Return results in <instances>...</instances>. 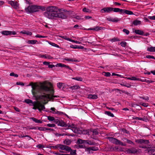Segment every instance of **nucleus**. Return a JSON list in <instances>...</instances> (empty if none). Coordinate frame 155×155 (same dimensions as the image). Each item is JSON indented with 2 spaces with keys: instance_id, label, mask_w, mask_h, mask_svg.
Returning a JSON list of instances; mask_svg holds the SVG:
<instances>
[{
  "instance_id": "obj_16",
  "label": "nucleus",
  "mask_w": 155,
  "mask_h": 155,
  "mask_svg": "<svg viewBox=\"0 0 155 155\" xmlns=\"http://www.w3.org/2000/svg\"><path fill=\"white\" fill-rule=\"evenodd\" d=\"M87 98L89 99H96L98 98L97 95L96 94H89L87 96Z\"/></svg>"
},
{
  "instance_id": "obj_20",
  "label": "nucleus",
  "mask_w": 155,
  "mask_h": 155,
  "mask_svg": "<svg viewBox=\"0 0 155 155\" xmlns=\"http://www.w3.org/2000/svg\"><path fill=\"white\" fill-rule=\"evenodd\" d=\"M69 88L72 90H75L80 88V87L78 85H75L73 86H71Z\"/></svg>"
},
{
  "instance_id": "obj_32",
  "label": "nucleus",
  "mask_w": 155,
  "mask_h": 155,
  "mask_svg": "<svg viewBox=\"0 0 155 155\" xmlns=\"http://www.w3.org/2000/svg\"><path fill=\"white\" fill-rule=\"evenodd\" d=\"M105 114H106L108 116L113 117H114V115L111 113L110 112L108 111H106L105 112Z\"/></svg>"
},
{
  "instance_id": "obj_4",
  "label": "nucleus",
  "mask_w": 155,
  "mask_h": 155,
  "mask_svg": "<svg viewBox=\"0 0 155 155\" xmlns=\"http://www.w3.org/2000/svg\"><path fill=\"white\" fill-rule=\"evenodd\" d=\"M25 102L27 104L31 103L34 106L33 108V109H37L41 111L42 110H44L45 109V106L38 102H33L32 100L30 99H26L25 100Z\"/></svg>"
},
{
  "instance_id": "obj_62",
  "label": "nucleus",
  "mask_w": 155,
  "mask_h": 155,
  "mask_svg": "<svg viewBox=\"0 0 155 155\" xmlns=\"http://www.w3.org/2000/svg\"><path fill=\"white\" fill-rule=\"evenodd\" d=\"M139 79L135 77H131V80L136 81L139 80Z\"/></svg>"
},
{
  "instance_id": "obj_33",
  "label": "nucleus",
  "mask_w": 155,
  "mask_h": 155,
  "mask_svg": "<svg viewBox=\"0 0 155 155\" xmlns=\"http://www.w3.org/2000/svg\"><path fill=\"white\" fill-rule=\"evenodd\" d=\"M32 119L35 122L37 123H42V122L40 120H38L37 119L34 118H32Z\"/></svg>"
},
{
  "instance_id": "obj_30",
  "label": "nucleus",
  "mask_w": 155,
  "mask_h": 155,
  "mask_svg": "<svg viewBox=\"0 0 155 155\" xmlns=\"http://www.w3.org/2000/svg\"><path fill=\"white\" fill-rule=\"evenodd\" d=\"M51 112L53 114H57L58 111L54 107H51Z\"/></svg>"
},
{
  "instance_id": "obj_25",
  "label": "nucleus",
  "mask_w": 155,
  "mask_h": 155,
  "mask_svg": "<svg viewBox=\"0 0 155 155\" xmlns=\"http://www.w3.org/2000/svg\"><path fill=\"white\" fill-rule=\"evenodd\" d=\"M86 38L85 37H83L82 38H77V39L78 40L80 41L81 42V43H82V42H87L85 40Z\"/></svg>"
},
{
  "instance_id": "obj_55",
  "label": "nucleus",
  "mask_w": 155,
  "mask_h": 155,
  "mask_svg": "<svg viewBox=\"0 0 155 155\" xmlns=\"http://www.w3.org/2000/svg\"><path fill=\"white\" fill-rule=\"evenodd\" d=\"M124 140H126L127 143H129L130 144H131L133 143V142L131 140H129L127 139H126V138H124Z\"/></svg>"
},
{
  "instance_id": "obj_11",
  "label": "nucleus",
  "mask_w": 155,
  "mask_h": 155,
  "mask_svg": "<svg viewBox=\"0 0 155 155\" xmlns=\"http://www.w3.org/2000/svg\"><path fill=\"white\" fill-rule=\"evenodd\" d=\"M104 29V27L97 26L94 28H89L88 29H85V30H95V31H98L100 30H101V29Z\"/></svg>"
},
{
  "instance_id": "obj_50",
  "label": "nucleus",
  "mask_w": 155,
  "mask_h": 155,
  "mask_svg": "<svg viewBox=\"0 0 155 155\" xmlns=\"http://www.w3.org/2000/svg\"><path fill=\"white\" fill-rule=\"evenodd\" d=\"M47 126L49 127H54L56 125L54 124H47Z\"/></svg>"
},
{
  "instance_id": "obj_26",
  "label": "nucleus",
  "mask_w": 155,
  "mask_h": 155,
  "mask_svg": "<svg viewBox=\"0 0 155 155\" xmlns=\"http://www.w3.org/2000/svg\"><path fill=\"white\" fill-rule=\"evenodd\" d=\"M41 58H48V59H51L52 58V57L51 56H50L48 54H45V55H41Z\"/></svg>"
},
{
  "instance_id": "obj_47",
  "label": "nucleus",
  "mask_w": 155,
  "mask_h": 155,
  "mask_svg": "<svg viewBox=\"0 0 155 155\" xmlns=\"http://www.w3.org/2000/svg\"><path fill=\"white\" fill-rule=\"evenodd\" d=\"M18 136L20 138H23L25 137H28L30 138V137L29 136L27 135H25L24 134L19 135Z\"/></svg>"
},
{
  "instance_id": "obj_59",
  "label": "nucleus",
  "mask_w": 155,
  "mask_h": 155,
  "mask_svg": "<svg viewBox=\"0 0 155 155\" xmlns=\"http://www.w3.org/2000/svg\"><path fill=\"white\" fill-rule=\"evenodd\" d=\"M55 135L56 137H60L61 136H63L65 135L62 134L56 133L55 134Z\"/></svg>"
},
{
  "instance_id": "obj_44",
  "label": "nucleus",
  "mask_w": 155,
  "mask_h": 155,
  "mask_svg": "<svg viewBox=\"0 0 155 155\" xmlns=\"http://www.w3.org/2000/svg\"><path fill=\"white\" fill-rule=\"evenodd\" d=\"M144 81L145 82H146L147 83H151L153 82V81H152L151 80H149L147 79H144V81Z\"/></svg>"
},
{
  "instance_id": "obj_58",
  "label": "nucleus",
  "mask_w": 155,
  "mask_h": 155,
  "mask_svg": "<svg viewBox=\"0 0 155 155\" xmlns=\"http://www.w3.org/2000/svg\"><path fill=\"white\" fill-rule=\"evenodd\" d=\"M78 147L80 148H84L85 147V146L84 145L79 144L78 146Z\"/></svg>"
},
{
  "instance_id": "obj_1",
  "label": "nucleus",
  "mask_w": 155,
  "mask_h": 155,
  "mask_svg": "<svg viewBox=\"0 0 155 155\" xmlns=\"http://www.w3.org/2000/svg\"><path fill=\"white\" fill-rule=\"evenodd\" d=\"M52 85L51 83L47 81H45L43 83H41L40 84H33L32 85V93L34 96H36V94L38 92H40L41 90L46 91H50L51 94H45L41 95L39 97V99L44 104L48 103V100H51L53 99V97H57V96H54L53 94L54 91L48 86L51 87Z\"/></svg>"
},
{
  "instance_id": "obj_51",
  "label": "nucleus",
  "mask_w": 155,
  "mask_h": 155,
  "mask_svg": "<svg viewBox=\"0 0 155 155\" xmlns=\"http://www.w3.org/2000/svg\"><path fill=\"white\" fill-rule=\"evenodd\" d=\"M123 31L124 33H125L127 35L129 34V31L126 29H124L123 30Z\"/></svg>"
},
{
  "instance_id": "obj_28",
  "label": "nucleus",
  "mask_w": 155,
  "mask_h": 155,
  "mask_svg": "<svg viewBox=\"0 0 155 155\" xmlns=\"http://www.w3.org/2000/svg\"><path fill=\"white\" fill-rule=\"evenodd\" d=\"M85 140H82L81 139H79L77 140V143L79 144H85Z\"/></svg>"
},
{
  "instance_id": "obj_17",
  "label": "nucleus",
  "mask_w": 155,
  "mask_h": 155,
  "mask_svg": "<svg viewBox=\"0 0 155 155\" xmlns=\"http://www.w3.org/2000/svg\"><path fill=\"white\" fill-rule=\"evenodd\" d=\"M69 147L70 148V150L69 151H66L68 152H70V154H69L70 155H76V150H72L71 148L70 147Z\"/></svg>"
},
{
  "instance_id": "obj_49",
  "label": "nucleus",
  "mask_w": 155,
  "mask_h": 155,
  "mask_svg": "<svg viewBox=\"0 0 155 155\" xmlns=\"http://www.w3.org/2000/svg\"><path fill=\"white\" fill-rule=\"evenodd\" d=\"M107 20L108 21L113 22V18L109 17L107 18Z\"/></svg>"
},
{
  "instance_id": "obj_24",
  "label": "nucleus",
  "mask_w": 155,
  "mask_h": 155,
  "mask_svg": "<svg viewBox=\"0 0 155 155\" xmlns=\"http://www.w3.org/2000/svg\"><path fill=\"white\" fill-rule=\"evenodd\" d=\"M135 120H141L144 121H146L147 120V119L145 117L142 118V117H134L133 118Z\"/></svg>"
},
{
  "instance_id": "obj_39",
  "label": "nucleus",
  "mask_w": 155,
  "mask_h": 155,
  "mask_svg": "<svg viewBox=\"0 0 155 155\" xmlns=\"http://www.w3.org/2000/svg\"><path fill=\"white\" fill-rule=\"evenodd\" d=\"M83 11L84 12H86L90 13L91 12L90 10L89 9H88L86 8H84L83 9Z\"/></svg>"
},
{
  "instance_id": "obj_36",
  "label": "nucleus",
  "mask_w": 155,
  "mask_h": 155,
  "mask_svg": "<svg viewBox=\"0 0 155 155\" xmlns=\"http://www.w3.org/2000/svg\"><path fill=\"white\" fill-rule=\"evenodd\" d=\"M70 41H71V42H74L75 43L78 44H82V43H81V41H75L71 39H70Z\"/></svg>"
},
{
  "instance_id": "obj_46",
  "label": "nucleus",
  "mask_w": 155,
  "mask_h": 155,
  "mask_svg": "<svg viewBox=\"0 0 155 155\" xmlns=\"http://www.w3.org/2000/svg\"><path fill=\"white\" fill-rule=\"evenodd\" d=\"M35 37L39 38H45L47 37L46 36H42L39 35H37L35 36Z\"/></svg>"
},
{
  "instance_id": "obj_8",
  "label": "nucleus",
  "mask_w": 155,
  "mask_h": 155,
  "mask_svg": "<svg viewBox=\"0 0 155 155\" xmlns=\"http://www.w3.org/2000/svg\"><path fill=\"white\" fill-rule=\"evenodd\" d=\"M101 11L102 13H110L112 11V8L110 7H105L101 9Z\"/></svg>"
},
{
  "instance_id": "obj_19",
  "label": "nucleus",
  "mask_w": 155,
  "mask_h": 155,
  "mask_svg": "<svg viewBox=\"0 0 155 155\" xmlns=\"http://www.w3.org/2000/svg\"><path fill=\"white\" fill-rule=\"evenodd\" d=\"M147 50L150 52H155V47H148L147 48Z\"/></svg>"
},
{
  "instance_id": "obj_57",
  "label": "nucleus",
  "mask_w": 155,
  "mask_h": 155,
  "mask_svg": "<svg viewBox=\"0 0 155 155\" xmlns=\"http://www.w3.org/2000/svg\"><path fill=\"white\" fill-rule=\"evenodd\" d=\"M148 18L150 19L155 20V15L153 16H149Z\"/></svg>"
},
{
  "instance_id": "obj_48",
  "label": "nucleus",
  "mask_w": 155,
  "mask_h": 155,
  "mask_svg": "<svg viewBox=\"0 0 155 155\" xmlns=\"http://www.w3.org/2000/svg\"><path fill=\"white\" fill-rule=\"evenodd\" d=\"M64 143L67 145H69L70 143V141L69 140H65L64 141Z\"/></svg>"
},
{
  "instance_id": "obj_63",
  "label": "nucleus",
  "mask_w": 155,
  "mask_h": 155,
  "mask_svg": "<svg viewBox=\"0 0 155 155\" xmlns=\"http://www.w3.org/2000/svg\"><path fill=\"white\" fill-rule=\"evenodd\" d=\"M36 147L37 148H41L42 147H43V146L41 144H38L36 146Z\"/></svg>"
},
{
  "instance_id": "obj_43",
  "label": "nucleus",
  "mask_w": 155,
  "mask_h": 155,
  "mask_svg": "<svg viewBox=\"0 0 155 155\" xmlns=\"http://www.w3.org/2000/svg\"><path fill=\"white\" fill-rule=\"evenodd\" d=\"M10 75L11 76H14L15 77H18V74H15L13 72L11 73L10 74Z\"/></svg>"
},
{
  "instance_id": "obj_9",
  "label": "nucleus",
  "mask_w": 155,
  "mask_h": 155,
  "mask_svg": "<svg viewBox=\"0 0 155 155\" xmlns=\"http://www.w3.org/2000/svg\"><path fill=\"white\" fill-rule=\"evenodd\" d=\"M98 150V148L95 147H93L89 148H87L85 149V151L88 152L89 153H90L91 151H97Z\"/></svg>"
},
{
  "instance_id": "obj_64",
  "label": "nucleus",
  "mask_w": 155,
  "mask_h": 155,
  "mask_svg": "<svg viewBox=\"0 0 155 155\" xmlns=\"http://www.w3.org/2000/svg\"><path fill=\"white\" fill-rule=\"evenodd\" d=\"M74 28H77L78 29H80L81 28L78 25H76L74 26Z\"/></svg>"
},
{
  "instance_id": "obj_45",
  "label": "nucleus",
  "mask_w": 155,
  "mask_h": 155,
  "mask_svg": "<svg viewBox=\"0 0 155 155\" xmlns=\"http://www.w3.org/2000/svg\"><path fill=\"white\" fill-rule=\"evenodd\" d=\"M146 58H149V59H155V57L153 56L148 55L146 56Z\"/></svg>"
},
{
  "instance_id": "obj_61",
  "label": "nucleus",
  "mask_w": 155,
  "mask_h": 155,
  "mask_svg": "<svg viewBox=\"0 0 155 155\" xmlns=\"http://www.w3.org/2000/svg\"><path fill=\"white\" fill-rule=\"evenodd\" d=\"M118 41V39L117 38H115L110 40V41L112 42H115Z\"/></svg>"
},
{
  "instance_id": "obj_2",
  "label": "nucleus",
  "mask_w": 155,
  "mask_h": 155,
  "mask_svg": "<svg viewBox=\"0 0 155 155\" xmlns=\"http://www.w3.org/2000/svg\"><path fill=\"white\" fill-rule=\"evenodd\" d=\"M46 11L44 14L45 17L51 19H55L56 18H65L67 16L62 13H59L61 9L56 6H50L48 7Z\"/></svg>"
},
{
  "instance_id": "obj_14",
  "label": "nucleus",
  "mask_w": 155,
  "mask_h": 155,
  "mask_svg": "<svg viewBox=\"0 0 155 155\" xmlns=\"http://www.w3.org/2000/svg\"><path fill=\"white\" fill-rule=\"evenodd\" d=\"M55 66L56 67H61V68H62V67H65V68H66L69 69H71V68H70L68 66H67L65 64H62V63H58Z\"/></svg>"
},
{
  "instance_id": "obj_56",
  "label": "nucleus",
  "mask_w": 155,
  "mask_h": 155,
  "mask_svg": "<svg viewBox=\"0 0 155 155\" xmlns=\"http://www.w3.org/2000/svg\"><path fill=\"white\" fill-rule=\"evenodd\" d=\"M54 154L57 155H70L69 154H62L59 153L58 152H56L54 153Z\"/></svg>"
},
{
  "instance_id": "obj_15",
  "label": "nucleus",
  "mask_w": 155,
  "mask_h": 155,
  "mask_svg": "<svg viewBox=\"0 0 155 155\" xmlns=\"http://www.w3.org/2000/svg\"><path fill=\"white\" fill-rule=\"evenodd\" d=\"M123 11V9L118 8H112V11H113L114 12H119L122 13Z\"/></svg>"
},
{
  "instance_id": "obj_7",
  "label": "nucleus",
  "mask_w": 155,
  "mask_h": 155,
  "mask_svg": "<svg viewBox=\"0 0 155 155\" xmlns=\"http://www.w3.org/2000/svg\"><path fill=\"white\" fill-rule=\"evenodd\" d=\"M2 34L5 35H15L16 33L15 31H4L2 32Z\"/></svg>"
},
{
  "instance_id": "obj_31",
  "label": "nucleus",
  "mask_w": 155,
  "mask_h": 155,
  "mask_svg": "<svg viewBox=\"0 0 155 155\" xmlns=\"http://www.w3.org/2000/svg\"><path fill=\"white\" fill-rule=\"evenodd\" d=\"M73 79L78 81H83V78L81 77H76L72 78Z\"/></svg>"
},
{
  "instance_id": "obj_42",
  "label": "nucleus",
  "mask_w": 155,
  "mask_h": 155,
  "mask_svg": "<svg viewBox=\"0 0 155 155\" xmlns=\"http://www.w3.org/2000/svg\"><path fill=\"white\" fill-rule=\"evenodd\" d=\"M48 119L49 121H53L54 120V118L53 117L48 116Z\"/></svg>"
},
{
  "instance_id": "obj_52",
  "label": "nucleus",
  "mask_w": 155,
  "mask_h": 155,
  "mask_svg": "<svg viewBox=\"0 0 155 155\" xmlns=\"http://www.w3.org/2000/svg\"><path fill=\"white\" fill-rule=\"evenodd\" d=\"M140 98H141V99H144V100H147V101H148L149 100V97L147 96V97H140Z\"/></svg>"
},
{
  "instance_id": "obj_13",
  "label": "nucleus",
  "mask_w": 155,
  "mask_h": 155,
  "mask_svg": "<svg viewBox=\"0 0 155 155\" xmlns=\"http://www.w3.org/2000/svg\"><path fill=\"white\" fill-rule=\"evenodd\" d=\"M70 47L71 48L73 49H83L84 48V47L82 46H78L77 45H71L70 46Z\"/></svg>"
},
{
  "instance_id": "obj_54",
  "label": "nucleus",
  "mask_w": 155,
  "mask_h": 155,
  "mask_svg": "<svg viewBox=\"0 0 155 155\" xmlns=\"http://www.w3.org/2000/svg\"><path fill=\"white\" fill-rule=\"evenodd\" d=\"M105 73L104 76L106 77H109L110 76V72H104Z\"/></svg>"
},
{
  "instance_id": "obj_23",
  "label": "nucleus",
  "mask_w": 155,
  "mask_h": 155,
  "mask_svg": "<svg viewBox=\"0 0 155 155\" xmlns=\"http://www.w3.org/2000/svg\"><path fill=\"white\" fill-rule=\"evenodd\" d=\"M141 21L138 20H135L133 22V24L134 25H137L141 24Z\"/></svg>"
},
{
  "instance_id": "obj_29",
  "label": "nucleus",
  "mask_w": 155,
  "mask_h": 155,
  "mask_svg": "<svg viewBox=\"0 0 155 155\" xmlns=\"http://www.w3.org/2000/svg\"><path fill=\"white\" fill-rule=\"evenodd\" d=\"M48 43L49 44L53 47H55L57 48H60L59 46L54 43L51 42H48Z\"/></svg>"
},
{
  "instance_id": "obj_38",
  "label": "nucleus",
  "mask_w": 155,
  "mask_h": 155,
  "mask_svg": "<svg viewBox=\"0 0 155 155\" xmlns=\"http://www.w3.org/2000/svg\"><path fill=\"white\" fill-rule=\"evenodd\" d=\"M60 37H61L62 38H64V39L66 40L67 41H70V38H67L66 36H59Z\"/></svg>"
},
{
  "instance_id": "obj_40",
  "label": "nucleus",
  "mask_w": 155,
  "mask_h": 155,
  "mask_svg": "<svg viewBox=\"0 0 155 155\" xmlns=\"http://www.w3.org/2000/svg\"><path fill=\"white\" fill-rule=\"evenodd\" d=\"M38 129L41 131H46L47 130V128L46 127H39Z\"/></svg>"
},
{
  "instance_id": "obj_35",
  "label": "nucleus",
  "mask_w": 155,
  "mask_h": 155,
  "mask_svg": "<svg viewBox=\"0 0 155 155\" xmlns=\"http://www.w3.org/2000/svg\"><path fill=\"white\" fill-rule=\"evenodd\" d=\"M121 19L120 18H118L116 17L113 18V22H117L120 21Z\"/></svg>"
},
{
  "instance_id": "obj_37",
  "label": "nucleus",
  "mask_w": 155,
  "mask_h": 155,
  "mask_svg": "<svg viewBox=\"0 0 155 155\" xmlns=\"http://www.w3.org/2000/svg\"><path fill=\"white\" fill-rule=\"evenodd\" d=\"M139 104L144 107H147L148 106V104L147 103L140 102Z\"/></svg>"
},
{
  "instance_id": "obj_18",
  "label": "nucleus",
  "mask_w": 155,
  "mask_h": 155,
  "mask_svg": "<svg viewBox=\"0 0 155 155\" xmlns=\"http://www.w3.org/2000/svg\"><path fill=\"white\" fill-rule=\"evenodd\" d=\"M20 33H21L24 34H26L28 35H31L32 33L31 31H26L25 30L22 31L20 32Z\"/></svg>"
},
{
  "instance_id": "obj_12",
  "label": "nucleus",
  "mask_w": 155,
  "mask_h": 155,
  "mask_svg": "<svg viewBox=\"0 0 155 155\" xmlns=\"http://www.w3.org/2000/svg\"><path fill=\"white\" fill-rule=\"evenodd\" d=\"M58 87L60 89H63L66 87V84L64 83L59 82L57 84Z\"/></svg>"
},
{
  "instance_id": "obj_3",
  "label": "nucleus",
  "mask_w": 155,
  "mask_h": 155,
  "mask_svg": "<svg viewBox=\"0 0 155 155\" xmlns=\"http://www.w3.org/2000/svg\"><path fill=\"white\" fill-rule=\"evenodd\" d=\"M39 9L44 10L45 7L40 6L34 5H29L25 8V12L28 13L38 12L39 11Z\"/></svg>"
},
{
  "instance_id": "obj_41",
  "label": "nucleus",
  "mask_w": 155,
  "mask_h": 155,
  "mask_svg": "<svg viewBox=\"0 0 155 155\" xmlns=\"http://www.w3.org/2000/svg\"><path fill=\"white\" fill-rule=\"evenodd\" d=\"M85 144H88L89 145H92L93 143L90 140H85Z\"/></svg>"
},
{
  "instance_id": "obj_60",
  "label": "nucleus",
  "mask_w": 155,
  "mask_h": 155,
  "mask_svg": "<svg viewBox=\"0 0 155 155\" xmlns=\"http://www.w3.org/2000/svg\"><path fill=\"white\" fill-rule=\"evenodd\" d=\"M59 124L60 126L63 127L65 125V123L63 122H61L59 123Z\"/></svg>"
},
{
  "instance_id": "obj_53",
  "label": "nucleus",
  "mask_w": 155,
  "mask_h": 155,
  "mask_svg": "<svg viewBox=\"0 0 155 155\" xmlns=\"http://www.w3.org/2000/svg\"><path fill=\"white\" fill-rule=\"evenodd\" d=\"M121 46L123 47H125L126 46V43L125 42L122 41L120 43Z\"/></svg>"
},
{
  "instance_id": "obj_10",
  "label": "nucleus",
  "mask_w": 155,
  "mask_h": 155,
  "mask_svg": "<svg viewBox=\"0 0 155 155\" xmlns=\"http://www.w3.org/2000/svg\"><path fill=\"white\" fill-rule=\"evenodd\" d=\"M8 3L15 9H17L18 8V4L16 2H15L13 1H8Z\"/></svg>"
},
{
  "instance_id": "obj_34",
  "label": "nucleus",
  "mask_w": 155,
  "mask_h": 155,
  "mask_svg": "<svg viewBox=\"0 0 155 155\" xmlns=\"http://www.w3.org/2000/svg\"><path fill=\"white\" fill-rule=\"evenodd\" d=\"M135 142L138 143H142L144 142V140L142 139H140L136 140Z\"/></svg>"
},
{
  "instance_id": "obj_6",
  "label": "nucleus",
  "mask_w": 155,
  "mask_h": 155,
  "mask_svg": "<svg viewBox=\"0 0 155 155\" xmlns=\"http://www.w3.org/2000/svg\"><path fill=\"white\" fill-rule=\"evenodd\" d=\"M108 139L110 141L116 144H120L122 146L125 145V144H124L122 142H121L115 138L114 137H108Z\"/></svg>"
},
{
  "instance_id": "obj_27",
  "label": "nucleus",
  "mask_w": 155,
  "mask_h": 155,
  "mask_svg": "<svg viewBox=\"0 0 155 155\" xmlns=\"http://www.w3.org/2000/svg\"><path fill=\"white\" fill-rule=\"evenodd\" d=\"M38 41L35 40H30L27 41V43L31 44H35Z\"/></svg>"
},
{
  "instance_id": "obj_5",
  "label": "nucleus",
  "mask_w": 155,
  "mask_h": 155,
  "mask_svg": "<svg viewBox=\"0 0 155 155\" xmlns=\"http://www.w3.org/2000/svg\"><path fill=\"white\" fill-rule=\"evenodd\" d=\"M54 147L58 150L60 149L61 150L59 151V152L61 153H64L65 152L64 151L61 150L69 151L70 150V148L69 147L61 144H58Z\"/></svg>"
},
{
  "instance_id": "obj_22",
  "label": "nucleus",
  "mask_w": 155,
  "mask_h": 155,
  "mask_svg": "<svg viewBox=\"0 0 155 155\" xmlns=\"http://www.w3.org/2000/svg\"><path fill=\"white\" fill-rule=\"evenodd\" d=\"M134 32L136 34L140 35H143L144 34V32L143 31L139 30H135Z\"/></svg>"
},
{
  "instance_id": "obj_21",
  "label": "nucleus",
  "mask_w": 155,
  "mask_h": 155,
  "mask_svg": "<svg viewBox=\"0 0 155 155\" xmlns=\"http://www.w3.org/2000/svg\"><path fill=\"white\" fill-rule=\"evenodd\" d=\"M123 10L122 13H125L127 14L131 15L133 14V12L131 11L124 9H123Z\"/></svg>"
}]
</instances>
